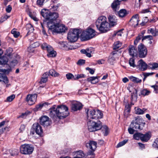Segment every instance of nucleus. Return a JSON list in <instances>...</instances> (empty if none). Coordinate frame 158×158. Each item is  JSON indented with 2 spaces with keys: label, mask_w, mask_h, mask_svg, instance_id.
I'll return each instance as SVG.
<instances>
[{
  "label": "nucleus",
  "mask_w": 158,
  "mask_h": 158,
  "mask_svg": "<svg viewBox=\"0 0 158 158\" xmlns=\"http://www.w3.org/2000/svg\"><path fill=\"white\" fill-rule=\"evenodd\" d=\"M128 140H124L123 141L119 142L117 145V148L121 147L125 144L127 142Z\"/></svg>",
  "instance_id": "nucleus-49"
},
{
  "label": "nucleus",
  "mask_w": 158,
  "mask_h": 158,
  "mask_svg": "<svg viewBox=\"0 0 158 158\" xmlns=\"http://www.w3.org/2000/svg\"><path fill=\"white\" fill-rule=\"evenodd\" d=\"M142 134L140 133H135L133 135V138L137 140H139V139L141 140Z\"/></svg>",
  "instance_id": "nucleus-41"
},
{
  "label": "nucleus",
  "mask_w": 158,
  "mask_h": 158,
  "mask_svg": "<svg viewBox=\"0 0 158 158\" xmlns=\"http://www.w3.org/2000/svg\"><path fill=\"white\" fill-rule=\"evenodd\" d=\"M37 95L36 94H28L26 98L28 104L31 105L34 104L36 101Z\"/></svg>",
  "instance_id": "nucleus-13"
},
{
  "label": "nucleus",
  "mask_w": 158,
  "mask_h": 158,
  "mask_svg": "<svg viewBox=\"0 0 158 158\" xmlns=\"http://www.w3.org/2000/svg\"><path fill=\"white\" fill-rule=\"evenodd\" d=\"M89 120L87 122V126L90 131L93 132L98 130L102 127V123L100 121L95 122L90 120Z\"/></svg>",
  "instance_id": "nucleus-6"
},
{
  "label": "nucleus",
  "mask_w": 158,
  "mask_h": 158,
  "mask_svg": "<svg viewBox=\"0 0 158 158\" xmlns=\"http://www.w3.org/2000/svg\"><path fill=\"white\" fill-rule=\"evenodd\" d=\"M86 69L88 70L89 73L91 74H93L94 73L95 70V69H91L88 67L86 68Z\"/></svg>",
  "instance_id": "nucleus-58"
},
{
  "label": "nucleus",
  "mask_w": 158,
  "mask_h": 158,
  "mask_svg": "<svg viewBox=\"0 0 158 158\" xmlns=\"http://www.w3.org/2000/svg\"><path fill=\"white\" fill-rule=\"evenodd\" d=\"M127 14V11L125 9H121L118 12V15L121 17H123L125 16Z\"/></svg>",
  "instance_id": "nucleus-32"
},
{
  "label": "nucleus",
  "mask_w": 158,
  "mask_h": 158,
  "mask_svg": "<svg viewBox=\"0 0 158 158\" xmlns=\"http://www.w3.org/2000/svg\"><path fill=\"white\" fill-rule=\"evenodd\" d=\"M145 124V123L143 122L141 120L136 119L135 121L132 122L131 127L135 131L142 130Z\"/></svg>",
  "instance_id": "nucleus-10"
},
{
  "label": "nucleus",
  "mask_w": 158,
  "mask_h": 158,
  "mask_svg": "<svg viewBox=\"0 0 158 158\" xmlns=\"http://www.w3.org/2000/svg\"><path fill=\"white\" fill-rule=\"evenodd\" d=\"M146 109L143 108L141 109L138 107H135V113L137 114H142L144 113L145 112L146 110Z\"/></svg>",
  "instance_id": "nucleus-26"
},
{
  "label": "nucleus",
  "mask_w": 158,
  "mask_h": 158,
  "mask_svg": "<svg viewBox=\"0 0 158 158\" xmlns=\"http://www.w3.org/2000/svg\"><path fill=\"white\" fill-rule=\"evenodd\" d=\"M95 35V31L89 28L82 32L81 37L83 40H87L94 37Z\"/></svg>",
  "instance_id": "nucleus-7"
},
{
  "label": "nucleus",
  "mask_w": 158,
  "mask_h": 158,
  "mask_svg": "<svg viewBox=\"0 0 158 158\" xmlns=\"http://www.w3.org/2000/svg\"><path fill=\"white\" fill-rule=\"evenodd\" d=\"M122 44V43L119 41L115 42L114 44L113 49H117L118 48L121 46Z\"/></svg>",
  "instance_id": "nucleus-40"
},
{
  "label": "nucleus",
  "mask_w": 158,
  "mask_h": 158,
  "mask_svg": "<svg viewBox=\"0 0 158 158\" xmlns=\"http://www.w3.org/2000/svg\"><path fill=\"white\" fill-rule=\"evenodd\" d=\"M39 46V43L38 42H35L34 44H31L30 46L32 48H35L38 47Z\"/></svg>",
  "instance_id": "nucleus-61"
},
{
  "label": "nucleus",
  "mask_w": 158,
  "mask_h": 158,
  "mask_svg": "<svg viewBox=\"0 0 158 158\" xmlns=\"http://www.w3.org/2000/svg\"><path fill=\"white\" fill-rule=\"evenodd\" d=\"M18 61L17 60H15L12 61L10 63V65L12 67L15 66L17 63Z\"/></svg>",
  "instance_id": "nucleus-59"
},
{
  "label": "nucleus",
  "mask_w": 158,
  "mask_h": 158,
  "mask_svg": "<svg viewBox=\"0 0 158 158\" xmlns=\"http://www.w3.org/2000/svg\"><path fill=\"white\" fill-rule=\"evenodd\" d=\"M2 81L5 83L8 82V79L5 73H0V81Z\"/></svg>",
  "instance_id": "nucleus-34"
},
{
  "label": "nucleus",
  "mask_w": 158,
  "mask_h": 158,
  "mask_svg": "<svg viewBox=\"0 0 158 158\" xmlns=\"http://www.w3.org/2000/svg\"><path fill=\"white\" fill-rule=\"evenodd\" d=\"M48 27L49 33L51 32L53 34L64 32L67 30L64 25L56 23L52 24L49 23Z\"/></svg>",
  "instance_id": "nucleus-3"
},
{
  "label": "nucleus",
  "mask_w": 158,
  "mask_h": 158,
  "mask_svg": "<svg viewBox=\"0 0 158 158\" xmlns=\"http://www.w3.org/2000/svg\"><path fill=\"white\" fill-rule=\"evenodd\" d=\"M129 78L131 81L134 83H141L142 81L141 79H139V78L134 77L133 76L129 77Z\"/></svg>",
  "instance_id": "nucleus-33"
},
{
  "label": "nucleus",
  "mask_w": 158,
  "mask_h": 158,
  "mask_svg": "<svg viewBox=\"0 0 158 158\" xmlns=\"http://www.w3.org/2000/svg\"><path fill=\"white\" fill-rule=\"evenodd\" d=\"M151 137L150 134L148 133H146L145 134H142L141 140L142 141L147 142L149 140Z\"/></svg>",
  "instance_id": "nucleus-28"
},
{
  "label": "nucleus",
  "mask_w": 158,
  "mask_h": 158,
  "mask_svg": "<svg viewBox=\"0 0 158 158\" xmlns=\"http://www.w3.org/2000/svg\"><path fill=\"white\" fill-rule=\"evenodd\" d=\"M60 47L63 50L68 51L75 49L73 46L70 45L66 42H62L59 43Z\"/></svg>",
  "instance_id": "nucleus-16"
},
{
  "label": "nucleus",
  "mask_w": 158,
  "mask_h": 158,
  "mask_svg": "<svg viewBox=\"0 0 158 158\" xmlns=\"http://www.w3.org/2000/svg\"><path fill=\"white\" fill-rule=\"evenodd\" d=\"M27 51L30 53H31L34 52L35 50L34 48H32L31 46H30L28 48Z\"/></svg>",
  "instance_id": "nucleus-60"
},
{
  "label": "nucleus",
  "mask_w": 158,
  "mask_h": 158,
  "mask_svg": "<svg viewBox=\"0 0 158 158\" xmlns=\"http://www.w3.org/2000/svg\"><path fill=\"white\" fill-rule=\"evenodd\" d=\"M66 77L68 79H73V80H74V76L70 73L67 74L66 75Z\"/></svg>",
  "instance_id": "nucleus-51"
},
{
  "label": "nucleus",
  "mask_w": 158,
  "mask_h": 158,
  "mask_svg": "<svg viewBox=\"0 0 158 158\" xmlns=\"http://www.w3.org/2000/svg\"><path fill=\"white\" fill-rule=\"evenodd\" d=\"M139 56L140 58L145 57L147 54V51L146 47L143 44H141L138 47Z\"/></svg>",
  "instance_id": "nucleus-11"
},
{
  "label": "nucleus",
  "mask_w": 158,
  "mask_h": 158,
  "mask_svg": "<svg viewBox=\"0 0 158 158\" xmlns=\"http://www.w3.org/2000/svg\"><path fill=\"white\" fill-rule=\"evenodd\" d=\"M42 16L48 20L47 22L48 27L49 23L52 24L54 23L58 17V14L56 12H52L48 10L42 9L41 12Z\"/></svg>",
  "instance_id": "nucleus-2"
},
{
  "label": "nucleus",
  "mask_w": 158,
  "mask_h": 158,
  "mask_svg": "<svg viewBox=\"0 0 158 158\" xmlns=\"http://www.w3.org/2000/svg\"><path fill=\"white\" fill-rule=\"evenodd\" d=\"M110 26H113L117 24V19L116 17L113 15H110L108 17Z\"/></svg>",
  "instance_id": "nucleus-23"
},
{
  "label": "nucleus",
  "mask_w": 158,
  "mask_h": 158,
  "mask_svg": "<svg viewBox=\"0 0 158 158\" xmlns=\"http://www.w3.org/2000/svg\"><path fill=\"white\" fill-rule=\"evenodd\" d=\"M8 61L7 58L5 56H3L0 57V64L5 65L7 64Z\"/></svg>",
  "instance_id": "nucleus-35"
},
{
  "label": "nucleus",
  "mask_w": 158,
  "mask_h": 158,
  "mask_svg": "<svg viewBox=\"0 0 158 158\" xmlns=\"http://www.w3.org/2000/svg\"><path fill=\"white\" fill-rule=\"evenodd\" d=\"M121 2L118 0H115L111 4V6L114 10L116 11L118 9Z\"/></svg>",
  "instance_id": "nucleus-22"
},
{
  "label": "nucleus",
  "mask_w": 158,
  "mask_h": 158,
  "mask_svg": "<svg viewBox=\"0 0 158 158\" xmlns=\"http://www.w3.org/2000/svg\"><path fill=\"white\" fill-rule=\"evenodd\" d=\"M115 60V58L114 56L110 55L109 57L108 60V62L111 64Z\"/></svg>",
  "instance_id": "nucleus-52"
},
{
  "label": "nucleus",
  "mask_w": 158,
  "mask_h": 158,
  "mask_svg": "<svg viewBox=\"0 0 158 158\" xmlns=\"http://www.w3.org/2000/svg\"><path fill=\"white\" fill-rule=\"evenodd\" d=\"M153 146L156 148H158V138L156 139L153 144Z\"/></svg>",
  "instance_id": "nucleus-64"
},
{
  "label": "nucleus",
  "mask_w": 158,
  "mask_h": 158,
  "mask_svg": "<svg viewBox=\"0 0 158 158\" xmlns=\"http://www.w3.org/2000/svg\"><path fill=\"white\" fill-rule=\"evenodd\" d=\"M11 33L14 36L15 38H17L20 35L19 32L16 31L15 29H13L11 31Z\"/></svg>",
  "instance_id": "nucleus-46"
},
{
  "label": "nucleus",
  "mask_w": 158,
  "mask_h": 158,
  "mask_svg": "<svg viewBox=\"0 0 158 158\" xmlns=\"http://www.w3.org/2000/svg\"><path fill=\"white\" fill-rule=\"evenodd\" d=\"M82 108L81 104L78 102H74L72 103L71 108L72 111H76L80 110Z\"/></svg>",
  "instance_id": "nucleus-17"
},
{
  "label": "nucleus",
  "mask_w": 158,
  "mask_h": 158,
  "mask_svg": "<svg viewBox=\"0 0 158 158\" xmlns=\"http://www.w3.org/2000/svg\"><path fill=\"white\" fill-rule=\"evenodd\" d=\"M130 21L134 27L137 26L138 25L139 21L138 15L136 14L134 15Z\"/></svg>",
  "instance_id": "nucleus-18"
},
{
  "label": "nucleus",
  "mask_w": 158,
  "mask_h": 158,
  "mask_svg": "<svg viewBox=\"0 0 158 158\" xmlns=\"http://www.w3.org/2000/svg\"><path fill=\"white\" fill-rule=\"evenodd\" d=\"M151 87L153 88L154 89V92L156 93L157 94L158 93V85H152L151 86Z\"/></svg>",
  "instance_id": "nucleus-54"
},
{
  "label": "nucleus",
  "mask_w": 158,
  "mask_h": 158,
  "mask_svg": "<svg viewBox=\"0 0 158 158\" xmlns=\"http://www.w3.org/2000/svg\"><path fill=\"white\" fill-rule=\"evenodd\" d=\"M81 31L79 29H71L68 34L67 38L71 42L76 41L78 39Z\"/></svg>",
  "instance_id": "nucleus-5"
},
{
  "label": "nucleus",
  "mask_w": 158,
  "mask_h": 158,
  "mask_svg": "<svg viewBox=\"0 0 158 158\" xmlns=\"http://www.w3.org/2000/svg\"><path fill=\"white\" fill-rule=\"evenodd\" d=\"M92 52V49L91 48L86 49H82L81 50V53L85 54L86 56L89 57L91 56V53Z\"/></svg>",
  "instance_id": "nucleus-24"
},
{
  "label": "nucleus",
  "mask_w": 158,
  "mask_h": 158,
  "mask_svg": "<svg viewBox=\"0 0 158 158\" xmlns=\"http://www.w3.org/2000/svg\"><path fill=\"white\" fill-rule=\"evenodd\" d=\"M15 95L14 94H12L7 97L6 101L8 102H11L15 98Z\"/></svg>",
  "instance_id": "nucleus-48"
},
{
  "label": "nucleus",
  "mask_w": 158,
  "mask_h": 158,
  "mask_svg": "<svg viewBox=\"0 0 158 158\" xmlns=\"http://www.w3.org/2000/svg\"><path fill=\"white\" fill-rule=\"evenodd\" d=\"M85 77V75L83 74H80L75 75H74V80H77L79 78Z\"/></svg>",
  "instance_id": "nucleus-47"
},
{
  "label": "nucleus",
  "mask_w": 158,
  "mask_h": 158,
  "mask_svg": "<svg viewBox=\"0 0 158 158\" xmlns=\"http://www.w3.org/2000/svg\"><path fill=\"white\" fill-rule=\"evenodd\" d=\"M48 79H47L46 78L42 77L40 81V84H42V83H44L47 82L48 81Z\"/></svg>",
  "instance_id": "nucleus-63"
},
{
  "label": "nucleus",
  "mask_w": 158,
  "mask_h": 158,
  "mask_svg": "<svg viewBox=\"0 0 158 158\" xmlns=\"http://www.w3.org/2000/svg\"><path fill=\"white\" fill-rule=\"evenodd\" d=\"M6 122L3 121L0 123V135L2 134L5 130L6 127H4Z\"/></svg>",
  "instance_id": "nucleus-39"
},
{
  "label": "nucleus",
  "mask_w": 158,
  "mask_h": 158,
  "mask_svg": "<svg viewBox=\"0 0 158 158\" xmlns=\"http://www.w3.org/2000/svg\"><path fill=\"white\" fill-rule=\"evenodd\" d=\"M97 143L96 142L94 141H90L86 144L87 148L90 150H95L97 148Z\"/></svg>",
  "instance_id": "nucleus-21"
},
{
  "label": "nucleus",
  "mask_w": 158,
  "mask_h": 158,
  "mask_svg": "<svg viewBox=\"0 0 158 158\" xmlns=\"http://www.w3.org/2000/svg\"><path fill=\"white\" fill-rule=\"evenodd\" d=\"M86 111L88 120H89L90 119L95 120L101 119L103 116V113L98 110H87Z\"/></svg>",
  "instance_id": "nucleus-4"
},
{
  "label": "nucleus",
  "mask_w": 158,
  "mask_h": 158,
  "mask_svg": "<svg viewBox=\"0 0 158 158\" xmlns=\"http://www.w3.org/2000/svg\"><path fill=\"white\" fill-rule=\"evenodd\" d=\"M85 60H80L77 63V64L78 65H82L85 63Z\"/></svg>",
  "instance_id": "nucleus-62"
},
{
  "label": "nucleus",
  "mask_w": 158,
  "mask_h": 158,
  "mask_svg": "<svg viewBox=\"0 0 158 158\" xmlns=\"http://www.w3.org/2000/svg\"><path fill=\"white\" fill-rule=\"evenodd\" d=\"M128 51L129 55L132 57L136 56L138 52L137 50L133 45H130L129 46Z\"/></svg>",
  "instance_id": "nucleus-20"
},
{
  "label": "nucleus",
  "mask_w": 158,
  "mask_h": 158,
  "mask_svg": "<svg viewBox=\"0 0 158 158\" xmlns=\"http://www.w3.org/2000/svg\"><path fill=\"white\" fill-rule=\"evenodd\" d=\"M129 64L130 66L133 68H134L136 66V65L135 64V60L133 58H131L129 59Z\"/></svg>",
  "instance_id": "nucleus-44"
},
{
  "label": "nucleus",
  "mask_w": 158,
  "mask_h": 158,
  "mask_svg": "<svg viewBox=\"0 0 158 158\" xmlns=\"http://www.w3.org/2000/svg\"><path fill=\"white\" fill-rule=\"evenodd\" d=\"M148 31L149 33H151L154 36H156L158 35V30H156L154 28H150Z\"/></svg>",
  "instance_id": "nucleus-38"
},
{
  "label": "nucleus",
  "mask_w": 158,
  "mask_h": 158,
  "mask_svg": "<svg viewBox=\"0 0 158 158\" xmlns=\"http://www.w3.org/2000/svg\"><path fill=\"white\" fill-rule=\"evenodd\" d=\"M56 108L55 107H53L49 110V115L52 118H54L56 116H57Z\"/></svg>",
  "instance_id": "nucleus-25"
},
{
  "label": "nucleus",
  "mask_w": 158,
  "mask_h": 158,
  "mask_svg": "<svg viewBox=\"0 0 158 158\" xmlns=\"http://www.w3.org/2000/svg\"><path fill=\"white\" fill-rule=\"evenodd\" d=\"M9 17V16H8L7 15H5L4 16H2L0 19V22H3L4 21L6 20Z\"/></svg>",
  "instance_id": "nucleus-50"
},
{
  "label": "nucleus",
  "mask_w": 158,
  "mask_h": 158,
  "mask_svg": "<svg viewBox=\"0 0 158 158\" xmlns=\"http://www.w3.org/2000/svg\"><path fill=\"white\" fill-rule=\"evenodd\" d=\"M48 52L47 56L48 57H55L56 55V52L53 50V48H52V49L50 50Z\"/></svg>",
  "instance_id": "nucleus-36"
},
{
  "label": "nucleus",
  "mask_w": 158,
  "mask_h": 158,
  "mask_svg": "<svg viewBox=\"0 0 158 158\" xmlns=\"http://www.w3.org/2000/svg\"><path fill=\"white\" fill-rule=\"evenodd\" d=\"M123 29H122L118 31L117 32H114L113 35V36H122V30Z\"/></svg>",
  "instance_id": "nucleus-53"
},
{
  "label": "nucleus",
  "mask_w": 158,
  "mask_h": 158,
  "mask_svg": "<svg viewBox=\"0 0 158 158\" xmlns=\"http://www.w3.org/2000/svg\"><path fill=\"white\" fill-rule=\"evenodd\" d=\"M75 157L77 158H82L85 156L84 153L81 150H79L76 152L74 153Z\"/></svg>",
  "instance_id": "nucleus-30"
},
{
  "label": "nucleus",
  "mask_w": 158,
  "mask_h": 158,
  "mask_svg": "<svg viewBox=\"0 0 158 158\" xmlns=\"http://www.w3.org/2000/svg\"><path fill=\"white\" fill-rule=\"evenodd\" d=\"M142 36L141 35H139L137 37L136 39L134 41V44L135 45H137L139 41L142 38Z\"/></svg>",
  "instance_id": "nucleus-55"
},
{
  "label": "nucleus",
  "mask_w": 158,
  "mask_h": 158,
  "mask_svg": "<svg viewBox=\"0 0 158 158\" xmlns=\"http://www.w3.org/2000/svg\"><path fill=\"white\" fill-rule=\"evenodd\" d=\"M46 105H48L46 103H40L39 105H37L33 109V110L34 111H37L40 110L43 107L45 106Z\"/></svg>",
  "instance_id": "nucleus-29"
},
{
  "label": "nucleus",
  "mask_w": 158,
  "mask_h": 158,
  "mask_svg": "<svg viewBox=\"0 0 158 158\" xmlns=\"http://www.w3.org/2000/svg\"><path fill=\"white\" fill-rule=\"evenodd\" d=\"M152 39L153 38L152 36L150 35H148L143 37L142 39V41H143V40L146 39H148V40H152Z\"/></svg>",
  "instance_id": "nucleus-57"
},
{
  "label": "nucleus",
  "mask_w": 158,
  "mask_h": 158,
  "mask_svg": "<svg viewBox=\"0 0 158 158\" xmlns=\"http://www.w3.org/2000/svg\"><path fill=\"white\" fill-rule=\"evenodd\" d=\"M27 29L29 30V31L31 32H33L34 28L31 24H28L27 26Z\"/></svg>",
  "instance_id": "nucleus-56"
},
{
  "label": "nucleus",
  "mask_w": 158,
  "mask_h": 158,
  "mask_svg": "<svg viewBox=\"0 0 158 158\" xmlns=\"http://www.w3.org/2000/svg\"><path fill=\"white\" fill-rule=\"evenodd\" d=\"M40 124L44 127L49 126L51 123L49 118L46 116L41 117L40 118Z\"/></svg>",
  "instance_id": "nucleus-12"
},
{
  "label": "nucleus",
  "mask_w": 158,
  "mask_h": 158,
  "mask_svg": "<svg viewBox=\"0 0 158 158\" xmlns=\"http://www.w3.org/2000/svg\"><path fill=\"white\" fill-rule=\"evenodd\" d=\"M95 25L97 29L102 33L106 32L110 30V24L105 16L99 17L96 21Z\"/></svg>",
  "instance_id": "nucleus-1"
},
{
  "label": "nucleus",
  "mask_w": 158,
  "mask_h": 158,
  "mask_svg": "<svg viewBox=\"0 0 158 158\" xmlns=\"http://www.w3.org/2000/svg\"><path fill=\"white\" fill-rule=\"evenodd\" d=\"M32 128L37 135H41L43 133V130L40 125L38 123H35L32 125Z\"/></svg>",
  "instance_id": "nucleus-14"
},
{
  "label": "nucleus",
  "mask_w": 158,
  "mask_h": 158,
  "mask_svg": "<svg viewBox=\"0 0 158 158\" xmlns=\"http://www.w3.org/2000/svg\"><path fill=\"white\" fill-rule=\"evenodd\" d=\"M48 0H37V5L40 7L42 6L45 2H47Z\"/></svg>",
  "instance_id": "nucleus-43"
},
{
  "label": "nucleus",
  "mask_w": 158,
  "mask_h": 158,
  "mask_svg": "<svg viewBox=\"0 0 158 158\" xmlns=\"http://www.w3.org/2000/svg\"><path fill=\"white\" fill-rule=\"evenodd\" d=\"M41 47L43 49L46 50L48 52L49 51V50H51L52 49V48L51 45L45 43L42 44L41 45Z\"/></svg>",
  "instance_id": "nucleus-27"
},
{
  "label": "nucleus",
  "mask_w": 158,
  "mask_h": 158,
  "mask_svg": "<svg viewBox=\"0 0 158 158\" xmlns=\"http://www.w3.org/2000/svg\"><path fill=\"white\" fill-rule=\"evenodd\" d=\"M96 79H98L97 77H92L87 78V80L89 82H90L91 83L95 84L98 82V81H94Z\"/></svg>",
  "instance_id": "nucleus-37"
},
{
  "label": "nucleus",
  "mask_w": 158,
  "mask_h": 158,
  "mask_svg": "<svg viewBox=\"0 0 158 158\" xmlns=\"http://www.w3.org/2000/svg\"><path fill=\"white\" fill-rule=\"evenodd\" d=\"M49 73L51 76L54 77H58L59 75V74L58 73L53 69L50 70Z\"/></svg>",
  "instance_id": "nucleus-42"
},
{
  "label": "nucleus",
  "mask_w": 158,
  "mask_h": 158,
  "mask_svg": "<svg viewBox=\"0 0 158 158\" xmlns=\"http://www.w3.org/2000/svg\"><path fill=\"white\" fill-rule=\"evenodd\" d=\"M148 67L152 69H158V63L154 62L150 63L148 65Z\"/></svg>",
  "instance_id": "nucleus-31"
},
{
  "label": "nucleus",
  "mask_w": 158,
  "mask_h": 158,
  "mask_svg": "<svg viewBox=\"0 0 158 158\" xmlns=\"http://www.w3.org/2000/svg\"><path fill=\"white\" fill-rule=\"evenodd\" d=\"M150 91L146 89H143L141 91V94L143 96L148 95L150 93Z\"/></svg>",
  "instance_id": "nucleus-45"
},
{
  "label": "nucleus",
  "mask_w": 158,
  "mask_h": 158,
  "mask_svg": "<svg viewBox=\"0 0 158 158\" xmlns=\"http://www.w3.org/2000/svg\"><path fill=\"white\" fill-rule=\"evenodd\" d=\"M127 89L130 92H132L131 95V98L132 100L136 99L137 97V92L136 89L134 88L131 85H128L127 87Z\"/></svg>",
  "instance_id": "nucleus-15"
},
{
  "label": "nucleus",
  "mask_w": 158,
  "mask_h": 158,
  "mask_svg": "<svg viewBox=\"0 0 158 158\" xmlns=\"http://www.w3.org/2000/svg\"><path fill=\"white\" fill-rule=\"evenodd\" d=\"M34 148L31 145L24 144L22 145L20 147V152L25 155H30L31 154Z\"/></svg>",
  "instance_id": "nucleus-9"
},
{
  "label": "nucleus",
  "mask_w": 158,
  "mask_h": 158,
  "mask_svg": "<svg viewBox=\"0 0 158 158\" xmlns=\"http://www.w3.org/2000/svg\"><path fill=\"white\" fill-rule=\"evenodd\" d=\"M56 110L57 111V117L60 119L65 118L69 115L68 108L65 106H58Z\"/></svg>",
  "instance_id": "nucleus-8"
},
{
  "label": "nucleus",
  "mask_w": 158,
  "mask_h": 158,
  "mask_svg": "<svg viewBox=\"0 0 158 158\" xmlns=\"http://www.w3.org/2000/svg\"><path fill=\"white\" fill-rule=\"evenodd\" d=\"M138 67L139 69L142 71L146 70L147 68V64L141 59L138 62Z\"/></svg>",
  "instance_id": "nucleus-19"
}]
</instances>
